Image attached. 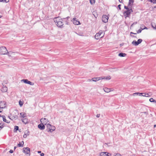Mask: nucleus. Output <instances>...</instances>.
<instances>
[{
    "label": "nucleus",
    "instance_id": "nucleus-1",
    "mask_svg": "<svg viewBox=\"0 0 156 156\" xmlns=\"http://www.w3.org/2000/svg\"><path fill=\"white\" fill-rule=\"evenodd\" d=\"M54 22L57 26L60 28L63 27V24L62 22L63 19L60 18L59 17H55L54 19Z\"/></svg>",
    "mask_w": 156,
    "mask_h": 156
},
{
    "label": "nucleus",
    "instance_id": "nucleus-2",
    "mask_svg": "<svg viewBox=\"0 0 156 156\" xmlns=\"http://www.w3.org/2000/svg\"><path fill=\"white\" fill-rule=\"evenodd\" d=\"M13 112L15 113V114H11V116L10 118V119L12 120H16L18 118V115H19L18 111L17 110Z\"/></svg>",
    "mask_w": 156,
    "mask_h": 156
},
{
    "label": "nucleus",
    "instance_id": "nucleus-3",
    "mask_svg": "<svg viewBox=\"0 0 156 156\" xmlns=\"http://www.w3.org/2000/svg\"><path fill=\"white\" fill-rule=\"evenodd\" d=\"M103 32L102 30H100L98 33H97L95 36V38L97 39L98 40L99 39L103 37L104 35V34L101 36Z\"/></svg>",
    "mask_w": 156,
    "mask_h": 156
},
{
    "label": "nucleus",
    "instance_id": "nucleus-4",
    "mask_svg": "<svg viewBox=\"0 0 156 156\" xmlns=\"http://www.w3.org/2000/svg\"><path fill=\"white\" fill-rule=\"evenodd\" d=\"M133 12V10L132 9L130 8L129 9L125 10L123 12V14L124 16H126V18L127 17H129L131 13Z\"/></svg>",
    "mask_w": 156,
    "mask_h": 156
},
{
    "label": "nucleus",
    "instance_id": "nucleus-5",
    "mask_svg": "<svg viewBox=\"0 0 156 156\" xmlns=\"http://www.w3.org/2000/svg\"><path fill=\"white\" fill-rule=\"evenodd\" d=\"M0 52L1 54L5 55L8 53L6 48L4 47H1L0 48Z\"/></svg>",
    "mask_w": 156,
    "mask_h": 156
},
{
    "label": "nucleus",
    "instance_id": "nucleus-6",
    "mask_svg": "<svg viewBox=\"0 0 156 156\" xmlns=\"http://www.w3.org/2000/svg\"><path fill=\"white\" fill-rule=\"evenodd\" d=\"M23 152L26 154H29L30 155V149L28 147H24L23 148Z\"/></svg>",
    "mask_w": 156,
    "mask_h": 156
},
{
    "label": "nucleus",
    "instance_id": "nucleus-7",
    "mask_svg": "<svg viewBox=\"0 0 156 156\" xmlns=\"http://www.w3.org/2000/svg\"><path fill=\"white\" fill-rule=\"evenodd\" d=\"M108 17L106 15H103L102 17V21L105 23H106L108 22Z\"/></svg>",
    "mask_w": 156,
    "mask_h": 156
},
{
    "label": "nucleus",
    "instance_id": "nucleus-8",
    "mask_svg": "<svg viewBox=\"0 0 156 156\" xmlns=\"http://www.w3.org/2000/svg\"><path fill=\"white\" fill-rule=\"evenodd\" d=\"M21 81L25 83L31 85H33L34 84V83L29 81L27 79H23Z\"/></svg>",
    "mask_w": 156,
    "mask_h": 156
},
{
    "label": "nucleus",
    "instance_id": "nucleus-9",
    "mask_svg": "<svg viewBox=\"0 0 156 156\" xmlns=\"http://www.w3.org/2000/svg\"><path fill=\"white\" fill-rule=\"evenodd\" d=\"M137 94L139 95L140 96H145L146 97H148V96H146V94L148 95V94L146 93H133V96H135V95Z\"/></svg>",
    "mask_w": 156,
    "mask_h": 156
},
{
    "label": "nucleus",
    "instance_id": "nucleus-10",
    "mask_svg": "<svg viewBox=\"0 0 156 156\" xmlns=\"http://www.w3.org/2000/svg\"><path fill=\"white\" fill-rule=\"evenodd\" d=\"M73 22V24L75 25H78L80 24V21L78 20H76V18H74L71 20Z\"/></svg>",
    "mask_w": 156,
    "mask_h": 156
},
{
    "label": "nucleus",
    "instance_id": "nucleus-11",
    "mask_svg": "<svg viewBox=\"0 0 156 156\" xmlns=\"http://www.w3.org/2000/svg\"><path fill=\"white\" fill-rule=\"evenodd\" d=\"M6 107V104L5 101H1L0 102V107L1 108H5Z\"/></svg>",
    "mask_w": 156,
    "mask_h": 156
},
{
    "label": "nucleus",
    "instance_id": "nucleus-12",
    "mask_svg": "<svg viewBox=\"0 0 156 156\" xmlns=\"http://www.w3.org/2000/svg\"><path fill=\"white\" fill-rule=\"evenodd\" d=\"M41 122L42 123L44 124V125H46L47 123L49 122L48 121V119L45 118H42L41 119Z\"/></svg>",
    "mask_w": 156,
    "mask_h": 156
},
{
    "label": "nucleus",
    "instance_id": "nucleus-13",
    "mask_svg": "<svg viewBox=\"0 0 156 156\" xmlns=\"http://www.w3.org/2000/svg\"><path fill=\"white\" fill-rule=\"evenodd\" d=\"M104 79L105 78H102V77H97L92 78L91 80L93 81L96 82L101 79Z\"/></svg>",
    "mask_w": 156,
    "mask_h": 156
},
{
    "label": "nucleus",
    "instance_id": "nucleus-14",
    "mask_svg": "<svg viewBox=\"0 0 156 156\" xmlns=\"http://www.w3.org/2000/svg\"><path fill=\"white\" fill-rule=\"evenodd\" d=\"M109 154H110V155H111L110 153H107L105 152H103L101 153L100 155V156H110Z\"/></svg>",
    "mask_w": 156,
    "mask_h": 156
},
{
    "label": "nucleus",
    "instance_id": "nucleus-15",
    "mask_svg": "<svg viewBox=\"0 0 156 156\" xmlns=\"http://www.w3.org/2000/svg\"><path fill=\"white\" fill-rule=\"evenodd\" d=\"M38 128L41 130H43L45 129V126L43 123H41L38 126Z\"/></svg>",
    "mask_w": 156,
    "mask_h": 156
},
{
    "label": "nucleus",
    "instance_id": "nucleus-16",
    "mask_svg": "<svg viewBox=\"0 0 156 156\" xmlns=\"http://www.w3.org/2000/svg\"><path fill=\"white\" fill-rule=\"evenodd\" d=\"M134 0H129L128 4V6L129 7H132V5L134 2Z\"/></svg>",
    "mask_w": 156,
    "mask_h": 156
},
{
    "label": "nucleus",
    "instance_id": "nucleus-17",
    "mask_svg": "<svg viewBox=\"0 0 156 156\" xmlns=\"http://www.w3.org/2000/svg\"><path fill=\"white\" fill-rule=\"evenodd\" d=\"M55 127L54 126H51V128L50 129H49L48 130V132H52L53 131H54L55 130Z\"/></svg>",
    "mask_w": 156,
    "mask_h": 156
},
{
    "label": "nucleus",
    "instance_id": "nucleus-18",
    "mask_svg": "<svg viewBox=\"0 0 156 156\" xmlns=\"http://www.w3.org/2000/svg\"><path fill=\"white\" fill-rule=\"evenodd\" d=\"M1 90L3 92H6L7 90V87H6L3 86L1 88Z\"/></svg>",
    "mask_w": 156,
    "mask_h": 156
},
{
    "label": "nucleus",
    "instance_id": "nucleus-19",
    "mask_svg": "<svg viewBox=\"0 0 156 156\" xmlns=\"http://www.w3.org/2000/svg\"><path fill=\"white\" fill-rule=\"evenodd\" d=\"M2 118H3V121L6 122L7 123H9L10 122V121L7 120L5 119V117L4 115H2Z\"/></svg>",
    "mask_w": 156,
    "mask_h": 156
},
{
    "label": "nucleus",
    "instance_id": "nucleus-20",
    "mask_svg": "<svg viewBox=\"0 0 156 156\" xmlns=\"http://www.w3.org/2000/svg\"><path fill=\"white\" fill-rule=\"evenodd\" d=\"M22 121L23 123L25 124L28 123V120L27 118L23 119H22Z\"/></svg>",
    "mask_w": 156,
    "mask_h": 156
},
{
    "label": "nucleus",
    "instance_id": "nucleus-21",
    "mask_svg": "<svg viewBox=\"0 0 156 156\" xmlns=\"http://www.w3.org/2000/svg\"><path fill=\"white\" fill-rule=\"evenodd\" d=\"M23 144L24 142L22 141L21 142H20L19 144H18L17 146L18 147H22L23 146Z\"/></svg>",
    "mask_w": 156,
    "mask_h": 156
},
{
    "label": "nucleus",
    "instance_id": "nucleus-22",
    "mask_svg": "<svg viewBox=\"0 0 156 156\" xmlns=\"http://www.w3.org/2000/svg\"><path fill=\"white\" fill-rule=\"evenodd\" d=\"M104 91L107 93H108L111 91L110 90V89L108 88H107L105 87L103 89Z\"/></svg>",
    "mask_w": 156,
    "mask_h": 156
},
{
    "label": "nucleus",
    "instance_id": "nucleus-23",
    "mask_svg": "<svg viewBox=\"0 0 156 156\" xmlns=\"http://www.w3.org/2000/svg\"><path fill=\"white\" fill-rule=\"evenodd\" d=\"M132 44L133 45H135V46H137L138 45V43H137V41H136L135 40L133 41L132 42Z\"/></svg>",
    "mask_w": 156,
    "mask_h": 156
},
{
    "label": "nucleus",
    "instance_id": "nucleus-24",
    "mask_svg": "<svg viewBox=\"0 0 156 156\" xmlns=\"http://www.w3.org/2000/svg\"><path fill=\"white\" fill-rule=\"evenodd\" d=\"M126 55V54L122 52L119 53L118 55L120 57H123L125 56Z\"/></svg>",
    "mask_w": 156,
    "mask_h": 156
},
{
    "label": "nucleus",
    "instance_id": "nucleus-25",
    "mask_svg": "<svg viewBox=\"0 0 156 156\" xmlns=\"http://www.w3.org/2000/svg\"><path fill=\"white\" fill-rule=\"evenodd\" d=\"M20 115L21 116L23 117H25L26 116V114L24 112H21L20 113Z\"/></svg>",
    "mask_w": 156,
    "mask_h": 156
},
{
    "label": "nucleus",
    "instance_id": "nucleus-26",
    "mask_svg": "<svg viewBox=\"0 0 156 156\" xmlns=\"http://www.w3.org/2000/svg\"><path fill=\"white\" fill-rule=\"evenodd\" d=\"M19 129V127L17 126H14V131L15 132L16 131Z\"/></svg>",
    "mask_w": 156,
    "mask_h": 156
},
{
    "label": "nucleus",
    "instance_id": "nucleus-27",
    "mask_svg": "<svg viewBox=\"0 0 156 156\" xmlns=\"http://www.w3.org/2000/svg\"><path fill=\"white\" fill-rule=\"evenodd\" d=\"M102 78H105L104 79H105L106 80H109L111 79V77L110 76H108L106 77H104Z\"/></svg>",
    "mask_w": 156,
    "mask_h": 156
},
{
    "label": "nucleus",
    "instance_id": "nucleus-28",
    "mask_svg": "<svg viewBox=\"0 0 156 156\" xmlns=\"http://www.w3.org/2000/svg\"><path fill=\"white\" fill-rule=\"evenodd\" d=\"M149 101L151 102H156V101L153 99V98H151L149 99Z\"/></svg>",
    "mask_w": 156,
    "mask_h": 156
},
{
    "label": "nucleus",
    "instance_id": "nucleus-29",
    "mask_svg": "<svg viewBox=\"0 0 156 156\" xmlns=\"http://www.w3.org/2000/svg\"><path fill=\"white\" fill-rule=\"evenodd\" d=\"M47 124V127L49 129H50L51 125L49 124V123L48 122Z\"/></svg>",
    "mask_w": 156,
    "mask_h": 156
},
{
    "label": "nucleus",
    "instance_id": "nucleus-30",
    "mask_svg": "<svg viewBox=\"0 0 156 156\" xmlns=\"http://www.w3.org/2000/svg\"><path fill=\"white\" fill-rule=\"evenodd\" d=\"M0 2L7 3L9 2V0H0Z\"/></svg>",
    "mask_w": 156,
    "mask_h": 156
},
{
    "label": "nucleus",
    "instance_id": "nucleus-31",
    "mask_svg": "<svg viewBox=\"0 0 156 156\" xmlns=\"http://www.w3.org/2000/svg\"><path fill=\"white\" fill-rule=\"evenodd\" d=\"M137 41L138 44H139L141 43V42L142 41V40L141 39H139Z\"/></svg>",
    "mask_w": 156,
    "mask_h": 156
},
{
    "label": "nucleus",
    "instance_id": "nucleus-32",
    "mask_svg": "<svg viewBox=\"0 0 156 156\" xmlns=\"http://www.w3.org/2000/svg\"><path fill=\"white\" fill-rule=\"evenodd\" d=\"M124 8L125 9H126V10L129 9L130 8H132V7H129L128 6H125Z\"/></svg>",
    "mask_w": 156,
    "mask_h": 156
},
{
    "label": "nucleus",
    "instance_id": "nucleus-33",
    "mask_svg": "<svg viewBox=\"0 0 156 156\" xmlns=\"http://www.w3.org/2000/svg\"><path fill=\"white\" fill-rule=\"evenodd\" d=\"M95 13H96V12H93V15L94 16V17H95V18H97V17L98 16V14L97 13H96V14H95Z\"/></svg>",
    "mask_w": 156,
    "mask_h": 156
},
{
    "label": "nucleus",
    "instance_id": "nucleus-34",
    "mask_svg": "<svg viewBox=\"0 0 156 156\" xmlns=\"http://www.w3.org/2000/svg\"><path fill=\"white\" fill-rule=\"evenodd\" d=\"M19 105L20 107H21L23 104V102L21 101L20 100L19 101Z\"/></svg>",
    "mask_w": 156,
    "mask_h": 156
},
{
    "label": "nucleus",
    "instance_id": "nucleus-35",
    "mask_svg": "<svg viewBox=\"0 0 156 156\" xmlns=\"http://www.w3.org/2000/svg\"><path fill=\"white\" fill-rule=\"evenodd\" d=\"M90 2L91 4H93L95 3L94 0H90Z\"/></svg>",
    "mask_w": 156,
    "mask_h": 156
},
{
    "label": "nucleus",
    "instance_id": "nucleus-36",
    "mask_svg": "<svg viewBox=\"0 0 156 156\" xmlns=\"http://www.w3.org/2000/svg\"><path fill=\"white\" fill-rule=\"evenodd\" d=\"M151 2H153L154 3H156V0H148Z\"/></svg>",
    "mask_w": 156,
    "mask_h": 156
},
{
    "label": "nucleus",
    "instance_id": "nucleus-37",
    "mask_svg": "<svg viewBox=\"0 0 156 156\" xmlns=\"http://www.w3.org/2000/svg\"><path fill=\"white\" fill-rule=\"evenodd\" d=\"M143 26H144V27L143 28H142V30H143L144 29H147V28L144 25H141V27H142Z\"/></svg>",
    "mask_w": 156,
    "mask_h": 156
},
{
    "label": "nucleus",
    "instance_id": "nucleus-38",
    "mask_svg": "<svg viewBox=\"0 0 156 156\" xmlns=\"http://www.w3.org/2000/svg\"><path fill=\"white\" fill-rule=\"evenodd\" d=\"M29 135V134H28L27 135L26 134V132H25V134L23 135V137L24 138H26L27 137V136Z\"/></svg>",
    "mask_w": 156,
    "mask_h": 156
},
{
    "label": "nucleus",
    "instance_id": "nucleus-39",
    "mask_svg": "<svg viewBox=\"0 0 156 156\" xmlns=\"http://www.w3.org/2000/svg\"><path fill=\"white\" fill-rule=\"evenodd\" d=\"M137 34V33H133V32H130V34H131V37H136V36H133V35H131V34Z\"/></svg>",
    "mask_w": 156,
    "mask_h": 156
},
{
    "label": "nucleus",
    "instance_id": "nucleus-40",
    "mask_svg": "<svg viewBox=\"0 0 156 156\" xmlns=\"http://www.w3.org/2000/svg\"><path fill=\"white\" fill-rule=\"evenodd\" d=\"M142 30L141 29H139L138 31H137V33L138 34L141 33Z\"/></svg>",
    "mask_w": 156,
    "mask_h": 156
},
{
    "label": "nucleus",
    "instance_id": "nucleus-41",
    "mask_svg": "<svg viewBox=\"0 0 156 156\" xmlns=\"http://www.w3.org/2000/svg\"><path fill=\"white\" fill-rule=\"evenodd\" d=\"M114 156H121V155L119 153H117L115 155H114Z\"/></svg>",
    "mask_w": 156,
    "mask_h": 156
},
{
    "label": "nucleus",
    "instance_id": "nucleus-42",
    "mask_svg": "<svg viewBox=\"0 0 156 156\" xmlns=\"http://www.w3.org/2000/svg\"><path fill=\"white\" fill-rule=\"evenodd\" d=\"M151 27L154 29L156 30V25H155L154 27L153 25H151Z\"/></svg>",
    "mask_w": 156,
    "mask_h": 156
},
{
    "label": "nucleus",
    "instance_id": "nucleus-43",
    "mask_svg": "<svg viewBox=\"0 0 156 156\" xmlns=\"http://www.w3.org/2000/svg\"><path fill=\"white\" fill-rule=\"evenodd\" d=\"M77 34L80 36H83L82 33H77Z\"/></svg>",
    "mask_w": 156,
    "mask_h": 156
},
{
    "label": "nucleus",
    "instance_id": "nucleus-44",
    "mask_svg": "<svg viewBox=\"0 0 156 156\" xmlns=\"http://www.w3.org/2000/svg\"><path fill=\"white\" fill-rule=\"evenodd\" d=\"M13 150H10L9 151V153H13Z\"/></svg>",
    "mask_w": 156,
    "mask_h": 156
},
{
    "label": "nucleus",
    "instance_id": "nucleus-45",
    "mask_svg": "<svg viewBox=\"0 0 156 156\" xmlns=\"http://www.w3.org/2000/svg\"><path fill=\"white\" fill-rule=\"evenodd\" d=\"M69 18V16H68L66 18H63V19H64V20H65V19H67V20Z\"/></svg>",
    "mask_w": 156,
    "mask_h": 156
},
{
    "label": "nucleus",
    "instance_id": "nucleus-46",
    "mask_svg": "<svg viewBox=\"0 0 156 156\" xmlns=\"http://www.w3.org/2000/svg\"><path fill=\"white\" fill-rule=\"evenodd\" d=\"M121 6V5H118V7L119 8V9L120 10V9H121V7H120Z\"/></svg>",
    "mask_w": 156,
    "mask_h": 156
},
{
    "label": "nucleus",
    "instance_id": "nucleus-47",
    "mask_svg": "<svg viewBox=\"0 0 156 156\" xmlns=\"http://www.w3.org/2000/svg\"><path fill=\"white\" fill-rule=\"evenodd\" d=\"M100 116V114H98L97 115H96V117H97V118H99V117Z\"/></svg>",
    "mask_w": 156,
    "mask_h": 156
},
{
    "label": "nucleus",
    "instance_id": "nucleus-48",
    "mask_svg": "<svg viewBox=\"0 0 156 156\" xmlns=\"http://www.w3.org/2000/svg\"><path fill=\"white\" fill-rule=\"evenodd\" d=\"M41 156H44V154L43 153H41L40 154Z\"/></svg>",
    "mask_w": 156,
    "mask_h": 156
},
{
    "label": "nucleus",
    "instance_id": "nucleus-49",
    "mask_svg": "<svg viewBox=\"0 0 156 156\" xmlns=\"http://www.w3.org/2000/svg\"><path fill=\"white\" fill-rule=\"evenodd\" d=\"M26 134L27 135L28 134H28V132L27 131H26Z\"/></svg>",
    "mask_w": 156,
    "mask_h": 156
},
{
    "label": "nucleus",
    "instance_id": "nucleus-50",
    "mask_svg": "<svg viewBox=\"0 0 156 156\" xmlns=\"http://www.w3.org/2000/svg\"><path fill=\"white\" fill-rule=\"evenodd\" d=\"M137 23V22H136L135 23H134L132 24L131 25V26H132L134 24H136Z\"/></svg>",
    "mask_w": 156,
    "mask_h": 156
},
{
    "label": "nucleus",
    "instance_id": "nucleus-51",
    "mask_svg": "<svg viewBox=\"0 0 156 156\" xmlns=\"http://www.w3.org/2000/svg\"><path fill=\"white\" fill-rule=\"evenodd\" d=\"M3 128V126H0V130Z\"/></svg>",
    "mask_w": 156,
    "mask_h": 156
},
{
    "label": "nucleus",
    "instance_id": "nucleus-52",
    "mask_svg": "<svg viewBox=\"0 0 156 156\" xmlns=\"http://www.w3.org/2000/svg\"><path fill=\"white\" fill-rule=\"evenodd\" d=\"M143 113H144V114H147V112H144Z\"/></svg>",
    "mask_w": 156,
    "mask_h": 156
},
{
    "label": "nucleus",
    "instance_id": "nucleus-53",
    "mask_svg": "<svg viewBox=\"0 0 156 156\" xmlns=\"http://www.w3.org/2000/svg\"><path fill=\"white\" fill-rule=\"evenodd\" d=\"M38 153H41V151H37Z\"/></svg>",
    "mask_w": 156,
    "mask_h": 156
},
{
    "label": "nucleus",
    "instance_id": "nucleus-54",
    "mask_svg": "<svg viewBox=\"0 0 156 156\" xmlns=\"http://www.w3.org/2000/svg\"><path fill=\"white\" fill-rule=\"evenodd\" d=\"M144 27V26H143L142 27H141H141H140V29H141L142 30V28H143Z\"/></svg>",
    "mask_w": 156,
    "mask_h": 156
},
{
    "label": "nucleus",
    "instance_id": "nucleus-55",
    "mask_svg": "<svg viewBox=\"0 0 156 156\" xmlns=\"http://www.w3.org/2000/svg\"><path fill=\"white\" fill-rule=\"evenodd\" d=\"M11 116H11H9V119H10V118Z\"/></svg>",
    "mask_w": 156,
    "mask_h": 156
},
{
    "label": "nucleus",
    "instance_id": "nucleus-56",
    "mask_svg": "<svg viewBox=\"0 0 156 156\" xmlns=\"http://www.w3.org/2000/svg\"><path fill=\"white\" fill-rule=\"evenodd\" d=\"M122 0H119V1L120 2H122Z\"/></svg>",
    "mask_w": 156,
    "mask_h": 156
},
{
    "label": "nucleus",
    "instance_id": "nucleus-57",
    "mask_svg": "<svg viewBox=\"0 0 156 156\" xmlns=\"http://www.w3.org/2000/svg\"><path fill=\"white\" fill-rule=\"evenodd\" d=\"M16 148V146H15V147H14V149H15Z\"/></svg>",
    "mask_w": 156,
    "mask_h": 156
},
{
    "label": "nucleus",
    "instance_id": "nucleus-58",
    "mask_svg": "<svg viewBox=\"0 0 156 156\" xmlns=\"http://www.w3.org/2000/svg\"><path fill=\"white\" fill-rule=\"evenodd\" d=\"M66 24H67H67H68V22H66Z\"/></svg>",
    "mask_w": 156,
    "mask_h": 156
},
{
    "label": "nucleus",
    "instance_id": "nucleus-59",
    "mask_svg": "<svg viewBox=\"0 0 156 156\" xmlns=\"http://www.w3.org/2000/svg\"><path fill=\"white\" fill-rule=\"evenodd\" d=\"M1 108L0 107V109ZM2 112V111H1V110H0V112Z\"/></svg>",
    "mask_w": 156,
    "mask_h": 156
},
{
    "label": "nucleus",
    "instance_id": "nucleus-60",
    "mask_svg": "<svg viewBox=\"0 0 156 156\" xmlns=\"http://www.w3.org/2000/svg\"><path fill=\"white\" fill-rule=\"evenodd\" d=\"M156 126V125H154V127H155V126Z\"/></svg>",
    "mask_w": 156,
    "mask_h": 156
},
{
    "label": "nucleus",
    "instance_id": "nucleus-61",
    "mask_svg": "<svg viewBox=\"0 0 156 156\" xmlns=\"http://www.w3.org/2000/svg\"><path fill=\"white\" fill-rule=\"evenodd\" d=\"M147 94H148V95H147V94H146V96H148V97L149 94H148V93H147Z\"/></svg>",
    "mask_w": 156,
    "mask_h": 156
},
{
    "label": "nucleus",
    "instance_id": "nucleus-62",
    "mask_svg": "<svg viewBox=\"0 0 156 156\" xmlns=\"http://www.w3.org/2000/svg\"><path fill=\"white\" fill-rule=\"evenodd\" d=\"M0 117H2V115H1L0 114Z\"/></svg>",
    "mask_w": 156,
    "mask_h": 156
},
{
    "label": "nucleus",
    "instance_id": "nucleus-63",
    "mask_svg": "<svg viewBox=\"0 0 156 156\" xmlns=\"http://www.w3.org/2000/svg\"><path fill=\"white\" fill-rule=\"evenodd\" d=\"M2 17V16L0 15V18H1Z\"/></svg>",
    "mask_w": 156,
    "mask_h": 156
},
{
    "label": "nucleus",
    "instance_id": "nucleus-64",
    "mask_svg": "<svg viewBox=\"0 0 156 156\" xmlns=\"http://www.w3.org/2000/svg\"><path fill=\"white\" fill-rule=\"evenodd\" d=\"M89 81H91V80H89Z\"/></svg>",
    "mask_w": 156,
    "mask_h": 156
}]
</instances>
